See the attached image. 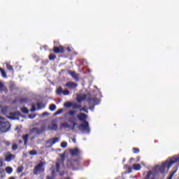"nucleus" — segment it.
Here are the masks:
<instances>
[{
  "mask_svg": "<svg viewBox=\"0 0 179 179\" xmlns=\"http://www.w3.org/2000/svg\"><path fill=\"white\" fill-rule=\"evenodd\" d=\"M179 162V155L173 157V158L170 160H167L165 162H162L161 165H157L155 167V171L157 173H161V174H164L166 172V169H170L176 164V163Z\"/></svg>",
  "mask_w": 179,
  "mask_h": 179,
  "instance_id": "1",
  "label": "nucleus"
},
{
  "mask_svg": "<svg viewBox=\"0 0 179 179\" xmlns=\"http://www.w3.org/2000/svg\"><path fill=\"white\" fill-rule=\"evenodd\" d=\"M75 114H76V110H70L67 113V115L71 116V117H69V122L73 123V127H71L72 130L75 129V127H76V125H78V123L74 122L75 121H76V117H73V115H75Z\"/></svg>",
  "mask_w": 179,
  "mask_h": 179,
  "instance_id": "2",
  "label": "nucleus"
},
{
  "mask_svg": "<svg viewBox=\"0 0 179 179\" xmlns=\"http://www.w3.org/2000/svg\"><path fill=\"white\" fill-rule=\"evenodd\" d=\"M10 129V123L9 122H3L0 123V130L1 132H8Z\"/></svg>",
  "mask_w": 179,
  "mask_h": 179,
  "instance_id": "3",
  "label": "nucleus"
},
{
  "mask_svg": "<svg viewBox=\"0 0 179 179\" xmlns=\"http://www.w3.org/2000/svg\"><path fill=\"white\" fill-rule=\"evenodd\" d=\"M78 129L83 132H90V128L89 127V122H84L83 124L78 126Z\"/></svg>",
  "mask_w": 179,
  "mask_h": 179,
  "instance_id": "4",
  "label": "nucleus"
},
{
  "mask_svg": "<svg viewBox=\"0 0 179 179\" xmlns=\"http://www.w3.org/2000/svg\"><path fill=\"white\" fill-rule=\"evenodd\" d=\"M45 131V127L44 126L41 127V128L34 127L31 129V134H35L36 135H40L43 134Z\"/></svg>",
  "mask_w": 179,
  "mask_h": 179,
  "instance_id": "5",
  "label": "nucleus"
},
{
  "mask_svg": "<svg viewBox=\"0 0 179 179\" xmlns=\"http://www.w3.org/2000/svg\"><path fill=\"white\" fill-rule=\"evenodd\" d=\"M43 166H44V164H43V162H41L37 166H36L34 169V174L37 176L38 173H41V171H44V168H43Z\"/></svg>",
  "mask_w": 179,
  "mask_h": 179,
  "instance_id": "6",
  "label": "nucleus"
},
{
  "mask_svg": "<svg viewBox=\"0 0 179 179\" xmlns=\"http://www.w3.org/2000/svg\"><path fill=\"white\" fill-rule=\"evenodd\" d=\"M57 142H59V138L55 137L53 138H50L46 142L47 148H52L53 145H55Z\"/></svg>",
  "mask_w": 179,
  "mask_h": 179,
  "instance_id": "7",
  "label": "nucleus"
},
{
  "mask_svg": "<svg viewBox=\"0 0 179 179\" xmlns=\"http://www.w3.org/2000/svg\"><path fill=\"white\" fill-rule=\"evenodd\" d=\"M53 52L55 54H64L65 52V48L62 45H59V47L55 46L53 48Z\"/></svg>",
  "mask_w": 179,
  "mask_h": 179,
  "instance_id": "8",
  "label": "nucleus"
},
{
  "mask_svg": "<svg viewBox=\"0 0 179 179\" xmlns=\"http://www.w3.org/2000/svg\"><path fill=\"white\" fill-rule=\"evenodd\" d=\"M77 118L79 120V121H81V122H87L86 120H87V115L85 113H79L77 115Z\"/></svg>",
  "mask_w": 179,
  "mask_h": 179,
  "instance_id": "9",
  "label": "nucleus"
},
{
  "mask_svg": "<svg viewBox=\"0 0 179 179\" xmlns=\"http://www.w3.org/2000/svg\"><path fill=\"white\" fill-rule=\"evenodd\" d=\"M48 129H49V131H57V129H58V124L55 122H52L48 126Z\"/></svg>",
  "mask_w": 179,
  "mask_h": 179,
  "instance_id": "10",
  "label": "nucleus"
},
{
  "mask_svg": "<svg viewBox=\"0 0 179 179\" xmlns=\"http://www.w3.org/2000/svg\"><path fill=\"white\" fill-rule=\"evenodd\" d=\"M69 75H71V76H72V78L73 79H75V80L76 82H78V80H79V74L78 73H76V71H69L68 72Z\"/></svg>",
  "mask_w": 179,
  "mask_h": 179,
  "instance_id": "11",
  "label": "nucleus"
},
{
  "mask_svg": "<svg viewBox=\"0 0 179 179\" xmlns=\"http://www.w3.org/2000/svg\"><path fill=\"white\" fill-rule=\"evenodd\" d=\"M66 87H69V89H76L78 87V84L71 81L66 84Z\"/></svg>",
  "mask_w": 179,
  "mask_h": 179,
  "instance_id": "12",
  "label": "nucleus"
},
{
  "mask_svg": "<svg viewBox=\"0 0 179 179\" xmlns=\"http://www.w3.org/2000/svg\"><path fill=\"white\" fill-rule=\"evenodd\" d=\"M70 153L71 156H79L80 155V150H79L78 148L75 149H71L70 150Z\"/></svg>",
  "mask_w": 179,
  "mask_h": 179,
  "instance_id": "13",
  "label": "nucleus"
},
{
  "mask_svg": "<svg viewBox=\"0 0 179 179\" xmlns=\"http://www.w3.org/2000/svg\"><path fill=\"white\" fill-rule=\"evenodd\" d=\"M70 163L71 164V169H73V170H76V169L79 167V162L78 160H73Z\"/></svg>",
  "mask_w": 179,
  "mask_h": 179,
  "instance_id": "14",
  "label": "nucleus"
},
{
  "mask_svg": "<svg viewBox=\"0 0 179 179\" xmlns=\"http://www.w3.org/2000/svg\"><path fill=\"white\" fill-rule=\"evenodd\" d=\"M0 92L1 93H2V92H4V93H8V88L1 81H0Z\"/></svg>",
  "mask_w": 179,
  "mask_h": 179,
  "instance_id": "15",
  "label": "nucleus"
},
{
  "mask_svg": "<svg viewBox=\"0 0 179 179\" xmlns=\"http://www.w3.org/2000/svg\"><path fill=\"white\" fill-rule=\"evenodd\" d=\"M87 96L86 94L80 95L77 97V101L78 103H82L84 100H86Z\"/></svg>",
  "mask_w": 179,
  "mask_h": 179,
  "instance_id": "16",
  "label": "nucleus"
},
{
  "mask_svg": "<svg viewBox=\"0 0 179 179\" xmlns=\"http://www.w3.org/2000/svg\"><path fill=\"white\" fill-rule=\"evenodd\" d=\"M88 101L90 104H91L93 102L94 106H96V104H99V99H97V97L90 98L88 99Z\"/></svg>",
  "mask_w": 179,
  "mask_h": 179,
  "instance_id": "17",
  "label": "nucleus"
},
{
  "mask_svg": "<svg viewBox=\"0 0 179 179\" xmlns=\"http://www.w3.org/2000/svg\"><path fill=\"white\" fill-rule=\"evenodd\" d=\"M15 157L16 156H15V155L10 154L6 156V162H12Z\"/></svg>",
  "mask_w": 179,
  "mask_h": 179,
  "instance_id": "18",
  "label": "nucleus"
},
{
  "mask_svg": "<svg viewBox=\"0 0 179 179\" xmlns=\"http://www.w3.org/2000/svg\"><path fill=\"white\" fill-rule=\"evenodd\" d=\"M29 134H27L24 135H22V139L24 141V145L26 146V145H27L28 142H29Z\"/></svg>",
  "mask_w": 179,
  "mask_h": 179,
  "instance_id": "19",
  "label": "nucleus"
},
{
  "mask_svg": "<svg viewBox=\"0 0 179 179\" xmlns=\"http://www.w3.org/2000/svg\"><path fill=\"white\" fill-rule=\"evenodd\" d=\"M178 171V167L173 168L168 179H173V177H174V174H176V173H177Z\"/></svg>",
  "mask_w": 179,
  "mask_h": 179,
  "instance_id": "20",
  "label": "nucleus"
},
{
  "mask_svg": "<svg viewBox=\"0 0 179 179\" xmlns=\"http://www.w3.org/2000/svg\"><path fill=\"white\" fill-rule=\"evenodd\" d=\"M38 110H43V108H45V103L43 102H38L36 103Z\"/></svg>",
  "mask_w": 179,
  "mask_h": 179,
  "instance_id": "21",
  "label": "nucleus"
},
{
  "mask_svg": "<svg viewBox=\"0 0 179 179\" xmlns=\"http://www.w3.org/2000/svg\"><path fill=\"white\" fill-rule=\"evenodd\" d=\"M61 162H62V160L59 159L56 163V170L57 173H59V169H61Z\"/></svg>",
  "mask_w": 179,
  "mask_h": 179,
  "instance_id": "22",
  "label": "nucleus"
},
{
  "mask_svg": "<svg viewBox=\"0 0 179 179\" xmlns=\"http://www.w3.org/2000/svg\"><path fill=\"white\" fill-rule=\"evenodd\" d=\"M6 176L5 173V170L2 168H0V179H3Z\"/></svg>",
  "mask_w": 179,
  "mask_h": 179,
  "instance_id": "23",
  "label": "nucleus"
},
{
  "mask_svg": "<svg viewBox=\"0 0 179 179\" xmlns=\"http://www.w3.org/2000/svg\"><path fill=\"white\" fill-rule=\"evenodd\" d=\"M5 171L7 174H12L13 173V169L10 166L6 167Z\"/></svg>",
  "mask_w": 179,
  "mask_h": 179,
  "instance_id": "24",
  "label": "nucleus"
},
{
  "mask_svg": "<svg viewBox=\"0 0 179 179\" xmlns=\"http://www.w3.org/2000/svg\"><path fill=\"white\" fill-rule=\"evenodd\" d=\"M17 115V113H10V116L8 117V118H10V120H16V116Z\"/></svg>",
  "mask_w": 179,
  "mask_h": 179,
  "instance_id": "25",
  "label": "nucleus"
},
{
  "mask_svg": "<svg viewBox=\"0 0 179 179\" xmlns=\"http://www.w3.org/2000/svg\"><path fill=\"white\" fill-rule=\"evenodd\" d=\"M72 107L73 110H78L79 108H81L82 106L79 103H73Z\"/></svg>",
  "mask_w": 179,
  "mask_h": 179,
  "instance_id": "26",
  "label": "nucleus"
},
{
  "mask_svg": "<svg viewBox=\"0 0 179 179\" xmlns=\"http://www.w3.org/2000/svg\"><path fill=\"white\" fill-rule=\"evenodd\" d=\"M0 72L1 74V76H3V78H8V76L6 75V72L5 71V70L2 68H0Z\"/></svg>",
  "mask_w": 179,
  "mask_h": 179,
  "instance_id": "27",
  "label": "nucleus"
},
{
  "mask_svg": "<svg viewBox=\"0 0 179 179\" xmlns=\"http://www.w3.org/2000/svg\"><path fill=\"white\" fill-rule=\"evenodd\" d=\"M49 110L50 111H55L57 110V106L55 104H50L49 106Z\"/></svg>",
  "mask_w": 179,
  "mask_h": 179,
  "instance_id": "28",
  "label": "nucleus"
},
{
  "mask_svg": "<svg viewBox=\"0 0 179 179\" xmlns=\"http://www.w3.org/2000/svg\"><path fill=\"white\" fill-rule=\"evenodd\" d=\"M57 58V55L54 53H51L49 55V59L50 61H54Z\"/></svg>",
  "mask_w": 179,
  "mask_h": 179,
  "instance_id": "29",
  "label": "nucleus"
},
{
  "mask_svg": "<svg viewBox=\"0 0 179 179\" xmlns=\"http://www.w3.org/2000/svg\"><path fill=\"white\" fill-rule=\"evenodd\" d=\"M141 164H133V169H134L136 171L141 170Z\"/></svg>",
  "mask_w": 179,
  "mask_h": 179,
  "instance_id": "30",
  "label": "nucleus"
},
{
  "mask_svg": "<svg viewBox=\"0 0 179 179\" xmlns=\"http://www.w3.org/2000/svg\"><path fill=\"white\" fill-rule=\"evenodd\" d=\"M23 170H24V168L23 167V166H18L17 168V173L18 174H20V173H22L23 172Z\"/></svg>",
  "mask_w": 179,
  "mask_h": 179,
  "instance_id": "31",
  "label": "nucleus"
},
{
  "mask_svg": "<svg viewBox=\"0 0 179 179\" xmlns=\"http://www.w3.org/2000/svg\"><path fill=\"white\" fill-rule=\"evenodd\" d=\"M64 90H62V87H59L56 91L57 94L61 95L62 94Z\"/></svg>",
  "mask_w": 179,
  "mask_h": 179,
  "instance_id": "32",
  "label": "nucleus"
},
{
  "mask_svg": "<svg viewBox=\"0 0 179 179\" xmlns=\"http://www.w3.org/2000/svg\"><path fill=\"white\" fill-rule=\"evenodd\" d=\"M21 111L24 113V114H29V109L26 107L22 108Z\"/></svg>",
  "mask_w": 179,
  "mask_h": 179,
  "instance_id": "33",
  "label": "nucleus"
},
{
  "mask_svg": "<svg viewBox=\"0 0 179 179\" xmlns=\"http://www.w3.org/2000/svg\"><path fill=\"white\" fill-rule=\"evenodd\" d=\"M62 128H71V126L67 122H64L61 124Z\"/></svg>",
  "mask_w": 179,
  "mask_h": 179,
  "instance_id": "34",
  "label": "nucleus"
},
{
  "mask_svg": "<svg viewBox=\"0 0 179 179\" xmlns=\"http://www.w3.org/2000/svg\"><path fill=\"white\" fill-rule=\"evenodd\" d=\"M72 102H66L64 103V107H66V108H69V107H72Z\"/></svg>",
  "mask_w": 179,
  "mask_h": 179,
  "instance_id": "35",
  "label": "nucleus"
},
{
  "mask_svg": "<svg viewBox=\"0 0 179 179\" xmlns=\"http://www.w3.org/2000/svg\"><path fill=\"white\" fill-rule=\"evenodd\" d=\"M29 153L30 156H36V155H37V152L34 150H30Z\"/></svg>",
  "mask_w": 179,
  "mask_h": 179,
  "instance_id": "36",
  "label": "nucleus"
},
{
  "mask_svg": "<svg viewBox=\"0 0 179 179\" xmlns=\"http://www.w3.org/2000/svg\"><path fill=\"white\" fill-rule=\"evenodd\" d=\"M27 101H28L27 98H23L20 99V103L21 104H23L24 103H27Z\"/></svg>",
  "mask_w": 179,
  "mask_h": 179,
  "instance_id": "37",
  "label": "nucleus"
},
{
  "mask_svg": "<svg viewBox=\"0 0 179 179\" xmlns=\"http://www.w3.org/2000/svg\"><path fill=\"white\" fill-rule=\"evenodd\" d=\"M6 68L7 69H8V71H12L13 72V67L12 66V65L7 64H6Z\"/></svg>",
  "mask_w": 179,
  "mask_h": 179,
  "instance_id": "38",
  "label": "nucleus"
},
{
  "mask_svg": "<svg viewBox=\"0 0 179 179\" xmlns=\"http://www.w3.org/2000/svg\"><path fill=\"white\" fill-rule=\"evenodd\" d=\"M66 146H68V143H66V141L62 142L61 148H65Z\"/></svg>",
  "mask_w": 179,
  "mask_h": 179,
  "instance_id": "39",
  "label": "nucleus"
},
{
  "mask_svg": "<svg viewBox=\"0 0 179 179\" xmlns=\"http://www.w3.org/2000/svg\"><path fill=\"white\" fill-rule=\"evenodd\" d=\"M64 113V109H59L55 113V115H58L59 114H62Z\"/></svg>",
  "mask_w": 179,
  "mask_h": 179,
  "instance_id": "40",
  "label": "nucleus"
},
{
  "mask_svg": "<svg viewBox=\"0 0 179 179\" xmlns=\"http://www.w3.org/2000/svg\"><path fill=\"white\" fill-rule=\"evenodd\" d=\"M141 152V150H139V148H133V152L134 153H139Z\"/></svg>",
  "mask_w": 179,
  "mask_h": 179,
  "instance_id": "41",
  "label": "nucleus"
},
{
  "mask_svg": "<svg viewBox=\"0 0 179 179\" xmlns=\"http://www.w3.org/2000/svg\"><path fill=\"white\" fill-rule=\"evenodd\" d=\"M63 94H64V96H68V95L69 94V90H64L63 91Z\"/></svg>",
  "mask_w": 179,
  "mask_h": 179,
  "instance_id": "42",
  "label": "nucleus"
},
{
  "mask_svg": "<svg viewBox=\"0 0 179 179\" xmlns=\"http://www.w3.org/2000/svg\"><path fill=\"white\" fill-rule=\"evenodd\" d=\"M31 111V113H34V111H36V104H32Z\"/></svg>",
  "mask_w": 179,
  "mask_h": 179,
  "instance_id": "43",
  "label": "nucleus"
},
{
  "mask_svg": "<svg viewBox=\"0 0 179 179\" xmlns=\"http://www.w3.org/2000/svg\"><path fill=\"white\" fill-rule=\"evenodd\" d=\"M80 111H85V113H89V111H87V109H86L85 106L82 108H80Z\"/></svg>",
  "mask_w": 179,
  "mask_h": 179,
  "instance_id": "44",
  "label": "nucleus"
},
{
  "mask_svg": "<svg viewBox=\"0 0 179 179\" xmlns=\"http://www.w3.org/2000/svg\"><path fill=\"white\" fill-rule=\"evenodd\" d=\"M29 118H30L31 120H33L34 118H36V115L30 114L29 115Z\"/></svg>",
  "mask_w": 179,
  "mask_h": 179,
  "instance_id": "45",
  "label": "nucleus"
},
{
  "mask_svg": "<svg viewBox=\"0 0 179 179\" xmlns=\"http://www.w3.org/2000/svg\"><path fill=\"white\" fill-rule=\"evenodd\" d=\"M13 150H17V144H13L12 146Z\"/></svg>",
  "mask_w": 179,
  "mask_h": 179,
  "instance_id": "46",
  "label": "nucleus"
},
{
  "mask_svg": "<svg viewBox=\"0 0 179 179\" xmlns=\"http://www.w3.org/2000/svg\"><path fill=\"white\" fill-rule=\"evenodd\" d=\"M66 50L68 51V52H72V49H71L70 47H67Z\"/></svg>",
  "mask_w": 179,
  "mask_h": 179,
  "instance_id": "47",
  "label": "nucleus"
},
{
  "mask_svg": "<svg viewBox=\"0 0 179 179\" xmlns=\"http://www.w3.org/2000/svg\"><path fill=\"white\" fill-rule=\"evenodd\" d=\"M3 166V162L2 161H0V169Z\"/></svg>",
  "mask_w": 179,
  "mask_h": 179,
  "instance_id": "48",
  "label": "nucleus"
},
{
  "mask_svg": "<svg viewBox=\"0 0 179 179\" xmlns=\"http://www.w3.org/2000/svg\"><path fill=\"white\" fill-rule=\"evenodd\" d=\"M64 174H65V172H64V171H62L59 173V176H64Z\"/></svg>",
  "mask_w": 179,
  "mask_h": 179,
  "instance_id": "49",
  "label": "nucleus"
},
{
  "mask_svg": "<svg viewBox=\"0 0 179 179\" xmlns=\"http://www.w3.org/2000/svg\"><path fill=\"white\" fill-rule=\"evenodd\" d=\"M43 116H44V115H48V113L45 112V113H43Z\"/></svg>",
  "mask_w": 179,
  "mask_h": 179,
  "instance_id": "50",
  "label": "nucleus"
},
{
  "mask_svg": "<svg viewBox=\"0 0 179 179\" xmlns=\"http://www.w3.org/2000/svg\"><path fill=\"white\" fill-rule=\"evenodd\" d=\"M3 120H5V118L0 117V122H1V121Z\"/></svg>",
  "mask_w": 179,
  "mask_h": 179,
  "instance_id": "51",
  "label": "nucleus"
},
{
  "mask_svg": "<svg viewBox=\"0 0 179 179\" xmlns=\"http://www.w3.org/2000/svg\"><path fill=\"white\" fill-rule=\"evenodd\" d=\"M8 179H16V178L13 176H11V177L8 178Z\"/></svg>",
  "mask_w": 179,
  "mask_h": 179,
  "instance_id": "52",
  "label": "nucleus"
},
{
  "mask_svg": "<svg viewBox=\"0 0 179 179\" xmlns=\"http://www.w3.org/2000/svg\"><path fill=\"white\" fill-rule=\"evenodd\" d=\"M18 143H23V141H22V140H20V141H18Z\"/></svg>",
  "mask_w": 179,
  "mask_h": 179,
  "instance_id": "53",
  "label": "nucleus"
},
{
  "mask_svg": "<svg viewBox=\"0 0 179 179\" xmlns=\"http://www.w3.org/2000/svg\"><path fill=\"white\" fill-rule=\"evenodd\" d=\"M73 142H76V138H73Z\"/></svg>",
  "mask_w": 179,
  "mask_h": 179,
  "instance_id": "54",
  "label": "nucleus"
},
{
  "mask_svg": "<svg viewBox=\"0 0 179 179\" xmlns=\"http://www.w3.org/2000/svg\"><path fill=\"white\" fill-rule=\"evenodd\" d=\"M149 177H150V176H149V174L147 176V178H145V179H149Z\"/></svg>",
  "mask_w": 179,
  "mask_h": 179,
  "instance_id": "55",
  "label": "nucleus"
},
{
  "mask_svg": "<svg viewBox=\"0 0 179 179\" xmlns=\"http://www.w3.org/2000/svg\"><path fill=\"white\" fill-rule=\"evenodd\" d=\"M65 179H71L69 177L64 178Z\"/></svg>",
  "mask_w": 179,
  "mask_h": 179,
  "instance_id": "56",
  "label": "nucleus"
},
{
  "mask_svg": "<svg viewBox=\"0 0 179 179\" xmlns=\"http://www.w3.org/2000/svg\"><path fill=\"white\" fill-rule=\"evenodd\" d=\"M52 176H54V174H55V172H54V171L52 172Z\"/></svg>",
  "mask_w": 179,
  "mask_h": 179,
  "instance_id": "57",
  "label": "nucleus"
},
{
  "mask_svg": "<svg viewBox=\"0 0 179 179\" xmlns=\"http://www.w3.org/2000/svg\"><path fill=\"white\" fill-rule=\"evenodd\" d=\"M24 179H27V178H24Z\"/></svg>",
  "mask_w": 179,
  "mask_h": 179,
  "instance_id": "58",
  "label": "nucleus"
}]
</instances>
